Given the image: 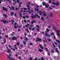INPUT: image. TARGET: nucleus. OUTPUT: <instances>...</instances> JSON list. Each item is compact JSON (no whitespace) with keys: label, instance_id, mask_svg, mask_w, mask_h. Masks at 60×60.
Here are the masks:
<instances>
[{"label":"nucleus","instance_id":"9","mask_svg":"<svg viewBox=\"0 0 60 60\" xmlns=\"http://www.w3.org/2000/svg\"><path fill=\"white\" fill-rule=\"evenodd\" d=\"M29 4H30V3L28 2L27 5V7H29V8L30 7V6L29 5Z\"/></svg>","mask_w":60,"mask_h":60},{"label":"nucleus","instance_id":"57","mask_svg":"<svg viewBox=\"0 0 60 60\" xmlns=\"http://www.w3.org/2000/svg\"><path fill=\"white\" fill-rule=\"evenodd\" d=\"M7 1H8V2H11V1H10L9 0H7Z\"/></svg>","mask_w":60,"mask_h":60},{"label":"nucleus","instance_id":"60","mask_svg":"<svg viewBox=\"0 0 60 60\" xmlns=\"http://www.w3.org/2000/svg\"><path fill=\"white\" fill-rule=\"evenodd\" d=\"M19 28H21V26H19Z\"/></svg>","mask_w":60,"mask_h":60},{"label":"nucleus","instance_id":"17","mask_svg":"<svg viewBox=\"0 0 60 60\" xmlns=\"http://www.w3.org/2000/svg\"><path fill=\"white\" fill-rule=\"evenodd\" d=\"M21 2H20L19 4V7H21Z\"/></svg>","mask_w":60,"mask_h":60},{"label":"nucleus","instance_id":"44","mask_svg":"<svg viewBox=\"0 0 60 60\" xmlns=\"http://www.w3.org/2000/svg\"><path fill=\"white\" fill-rule=\"evenodd\" d=\"M17 45H19V42H17Z\"/></svg>","mask_w":60,"mask_h":60},{"label":"nucleus","instance_id":"10","mask_svg":"<svg viewBox=\"0 0 60 60\" xmlns=\"http://www.w3.org/2000/svg\"><path fill=\"white\" fill-rule=\"evenodd\" d=\"M3 9L4 11H7V8H4V7L3 8Z\"/></svg>","mask_w":60,"mask_h":60},{"label":"nucleus","instance_id":"31","mask_svg":"<svg viewBox=\"0 0 60 60\" xmlns=\"http://www.w3.org/2000/svg\"><path fill=\"white\" fill-rule=\"evenodd\" d=\"M3 22L4 23V24H5V23H6V21H5L4 20H3Z\"/></svg>","mask_w":60,"mask_h":60},{"label":"nucleus","instance_id":"24","mask_svg":"<svg viewBox=\"0 0 60 60\" xmlns=\"http://www.w3.org/2000/svg\"><path fill=\"white\" fill-rule=\"evenodd\" d=\"M13 14V12H11V16H12Z\"/></svg>","mask_w":60,"mask_h":60},{"label":"nucleus","instance_id":"15","mask_svg":"<svg viewBox=\"0 0 60 60\" xmlns=\"http://www.w3.org/2000/svg\"><path fill=\"white\" fill-rule=\"evenodd\" d=\"M38 51H39V52H42V51H43L42 50L40 49H38Z\"/></svg>","mask_w":60,"mask_h":60},{"label":"nucleus","instance_id":"51","mask_svg":"<svg viewBox=\"0 0 60 60\" xmlns=\"http://www.w3.org/2000/svg\"><path fill=\"white\" fill-rule=\"evenodd\" d=\"M6 38H8V35H6V37H5Z\"/></svg>","mask_w":60,"mask_h":60},{"label":"nucleus","instance_id":"34","mask_svg":"<svg viewBox=\"0 0 60 60\" xmlns=\"http://www.w3.org/2000/svg\"><path fill=\"white\" fill-rule=\"evenodd\" d=\"M39 14L40 15H41V11H39Z\"/></svg>","mask_w":60,"mask_h":60},{"label":"nucleus","instance_id":"5","mask_svg":"<svg viewBox=\"0 0 60 60\" xmlns=\"http://www.w3.org/2000/svg\"><path fill=\"white\" fill-rule=\"evenodd\" d=\"M37 41H41V39H40L38 38H37Z\"/></svg>","mask_w":60,"mask_h":60},{"label":"nucleus","instance_id":"40","mask_svg":"<svg viewBox=\"0 0 60 60\" xmlns=\"http://www.w3.org/2000/svg\"><path fill=\"white\" fill-rule=\"evenodd\" d=\"M19 15H20V17H21L22 16V14H21V13H20V14Z\"/></svg>","mask_w":60,"mask_h":60},{"label":"nucleus","instance_id":"19","mask_svg":"<svg viewBox=\"0 0 60 60\" xmlns=\"http://www.w3.org/2000/svg\"><path fill=\"white\" fill-rule=\"evenodd\" d=\"M50 16L51 17H52V13H50Z\"/></svg>","mask_w":60,"mask_h":60},{"label":"nucleus","instance_id":"45","mask_svg":"<svg viewBox=\"0 0 60 60\" xmlns=\"http://www.w3.org/2000/svg\"><path fill=\"white\" fill-rule=\"evenodd\" d=\"M46 30L47 32H49V30L48 28L46 29Z\"/></svg>","mask_w":60,"mask_h":60},{"label":"nucleus","instance_id":"22","mask_svg":"<svg viewBox=\"0 0 60 60\" xmlns=\"http://www.w3.org/2000/svg\"><path fill=\"white\" fill-rule=\"evenodd\" d=\"M47 39L48 40L49 42H50L51 41V40L49 39V38H47Z\"/></svg>","mask_w":60,"mask_h":60},{"label":"nucleus","instance_id":"14","mask_svg":"<svg viewBox=\"0 0 60 60\" xmlns=\"http://www.w3.org/2000/svg\"><path fill=\"white\" fill-rule=\"evenodd\" d=\"M30 26V24H27V25H26V27L27 28H28V27L27 26Z\"/></svg>","mask_w":60,"mask_h":60},{"label":"nucleus","instance_id":"49","mask_svg":"<svg viewBox=\"0 0 60 60\" xmlns=\"http://www.w3.org/2000/svg\"><path fill=\"white\" fill-rule=\"evenodd\" d=\"M45 36H48V34L46 33H45Z\"/></svg>","mask_w":60,"mask_h":60},{"label":"nucleus","instance_id":"21","mask_svg":"<svg viewBox=\"0 0 60 60\" xmlns=\"http://www.w3.org/2000/svg\"><path fill=\"white\" fill-rule=\"evenodd\" d=\"M10 9L11 10H14V7L12 6L11 8H10Z\"/></svg>","mask_w":60,"mask_h":60},{"label":"nucleus","instance_id":"7","mask_svg":"<svg viewBox=\"0 0 60 60\" xmlns=\"http://www.w3.org/2000/svg\"><path fill=\"white\" fill-rule=\"evenodd\" d=\"M55 49H56V52H57V53H58V54H59V52H58V49H57V48H56Z\"/></svg>","mask_w":60,"mask_h":60},{"label":"nucleus","instance_id":"38","mask_svg":"<svg viewBox=\"0 0 60 60\" xmlns=\"http://www.w3.org/2000/svg\"><path fill=\"white\" fill-rule=\"evenodd\" d=\"M23 44H26V42H25V41H24L23 42Z\"/></svg>","mask_w":60,"mask_h":60},{"label":"nucleus","instance_id":"42","mask_svg":"<svg viewBox=\"0 0 60 60\" xmlns=\"http://www.w3.org/2000/svg\"><path fill=\"white\" fill-rule=\"evenodd\" d=\"M34 22H35V21H32L31 22V23L33 24L34 23Z\"/></svg>","mask_w":60,"mask_h":60},{"label":"nucleus","instance_id":"11","mask_svg":"<svg viewBox=\"0 0 60 60\" xmlns=\"http://www.w3.org/2000/svg\"><path fill=\"white\" fill-rule=\"evenodd\" d=\"M19 0H18L17 1H15V3H14L13 4V5H15V4H16V2H17L18 3H19Z\"/></svg>","mask_w":60,"mask_h":60},{"label":"nucleus","instance_id":"53","mask_svg":"<svg viewBox=\"0 0 60 60\" xmlns=\"http://www.w3.org/2000/svg\"><path fill=\"white\" fill-rule=\"evenodd\" d=\"M49 3H51V0H50L49 1Z\"/></svg>","mask_w":60,"mask_h":60},{"label":"nucleus","instance_id":"63","mask_svg":"<svg viewBox=\"0 0 60 60\" xmlns=\"http://www.w3.org/2000/svg\"><path fill=\"white\" fill-rule=\"evenodd\" d=\"M15 56L17 57L18 56V55H17V54H16L15 55Z\"/></svg>","mask_w":60,"mask_h":60},{"label":"nucleus","instance_id":"13","mask_svg":"<svg viewBox=\"0 0 60 60\" xmlns=\"http://www.w3.org/2000/svg\"><path fill=\"white\" fill-rule=\"evenodd\" d=\"M3 15L4 18H5L7 17V15H5V14H3Z\"/></svg>","mask_w":60,"mask_h":60},{"label":"nucleus","instance_id":"64","mask_svg":"<svg viewBox=\"0 0 60 60\" xmlns=\"http://www.w3.org/2000/svg\"><path fill=\"white\" fill-rule=\"evenodd\" d=\"M37 58H35L34 59V60H37Z\"/></svg>","mask_w":60,"mask_h":60},{"label":"nucleus","instance_id":"32","mask_svg":"<svg viewBox=\"0 0 60 60\" xmlns=\"http://www.w3.org/2000/svg\"><path fill=\"white\" fill-rule=\"evenodd\" d=\"M30 60H33V59L32 57H30L29 58Z\"/></svg>","mask_w":60,"mask_h":60},{"label":"nucleus","instance_id":"46","mask_svg":"<svg viewBox=\"0 0 60 60\" xmlns=\"http://www.w3.org/2000/svg\"><path fill=\"white\" fill-rule=\"evenodd\" d=\"M32 31H34V28H33L32 29Z\"/></svg>","mask_w":60,"mask_h":60},{"label":"nucleus","instance_id":"4","mask_svg":"<svg viewBox=\"0 0 60 60\" xmlns=\"http://www.w3.org/2000/svg\"><path fill=\"white\" fill-rule=\"evenodd\" d=\"M16 39L17 38L15 37H12V40H16Z\"/></svg>","mask_w":60,"mask_h":60},{"label":"nucleus","instance_id":"55","mask_svg":"<svg viewBox=\"0 0 60 60\" xmlns=\"http://www.w3.org/2000/svg\"><path fill=\"white\" fill-rule=\"evenodd\" d=\"M48 28H49V29L50 28V25H49L48 26Z\"/></svg>","mask_w":60,"mask_h":60},{"label":"nucleus","instance_id":"25","mask_svg":"<svg viewBox=\"0 0 60 60\" xmlns=\"http://www.w3.org/2000/svg\"><path fill=\"white\" fill-rule=\"evenodd\" d=\"M6 43V41H5V40L4 41V43L2 42V44H4V43Z\"/></svg>","mask_w":60,"mask_h":60},{"label":"nucleus","instance_id":"26","mask_svg":"<svg viewBox=\"0 0 60 60\" xmlns=\"http://www.w3.org/2000/svg\"><path fill=\"white\" fill-rule=\"evenodd\" d=\"M43 5H45L46 3H45V2L43 3Z\"/></svg>","mask_w":60,"mask_h":60},{"label":"nucleus","instance_id":"6","mask_svg":"<svg viewBox=\"0 0 60 60\" xmlns=\"http://www.w3.org/2000/svg\"><path fill=\"white\" fill-rule=\"evenodd\" d=\"M39 46L42 49H43V47H42V45L41 44H40L39 45Z\"/></svg>","mask_w":60,"mask_h":60},{"label":"nucleus","instance_id":"35","mask_svg":"<svg viewBox=\"0 0 60 60\" xmlns=\"http://www.w3.org/2000/svg\"><path fill=\"white\" fill-rule=\"evenodd\" d=\"M26 18H29V16L27 15H26Z\"/></svg>","mask_w":60,"mask_h":60},{"label":"nucleus","instance_id":"2","mask_svg":"<svg viewBox=\"0 0 60 60\" xmlns=\"http://www.w3.org/2000/svg\"><path fill=\"white\" fill-rule=\"evenodd\" d=\"M32 15V16H31V18L32 19H33V18H36V17L38 16V15L37 14L36 15H34L33 16V15Z\"/></svg>","mask_w":60,"mask_h":60},{"label":"nucleus","instance_id":"28","mask_svg":"<svg viewBox=\"0 0 60 60\" xmlns=\"http://www.w3.org/2000/svg\"><path fill=\"white\" fill-rule=\"evenodd\" d=\"M25 41H27V40H28V39L27 38H25Z\"/></svg>","mask_w":60,"mask_h":60},{"label":"nucleus","instance_id":"54","mask_svg":"<svg viewBox=\"0 0 60 60\" xmlns=\"http://www.w3.org/2000/svg\"><path fill=\"white\" fill-rule=\"evenodd\" d=\"M37 31L38 32H39V28H38L37 29Z\"/></svg>","mask_w":60,"mask_h":60},{"label":"nucleus","instance_id":"27","mask_svg":"<svg viewBox=\"0 0 60 60\" xmlns=\"http://www.w3.org/2000/svg\"><path fill=\"white\" fill-rule=\"evenodd\" d=\"M51 35H54V33H51Z\"/></svg>","mask_w":60,"mask_h":60},{"label":"nucleus","instance_id":"33","mask_svg":"<svg viewBox=\"0 0 60 60\" xmlns=\"http://www.w3.org/2000/svg\"><path fill=\"white\" fill-rule=\"evenodd\" d=\"M12 24H13V23H14V20H13V19H12Z\"/></svg>","mask_w":60,"mask_h":60},{"label":"nucleus","instance_id":"39","mask_svg":"<svg viewBox=\"0 0 60 60\" xmlns=\"http://www.w3.org/2000/svg\"><path fill=\"white\" fill-rule=\"evenodd\" d=\"M59 4V2H57V3L56 4V5H58Z\"/></svg>","mask_w":60,"mask_h":60},{"label":"nucleus","instance_id":"29","mask_svg":"<svg viewBox=\"0 0 60 60\" xmlns=\"http://www.w3.org/2000/svg\"><path fill=\"white\" fill-rule=\"evenodd\" d=\"M56 41L58 43H59L60 41L59 40H56Z\"/></svg>","mask_w":60,"mask_h":60},{"label":"nucleus","instance_id":"50","mask_svg":"<svg viewBox=\"0 0 60 60\" xmlns=\"http://www.w3.org/2000/svg\"><path fill=\"white\" fill-rule=\"evenodd\" d=\"M30 45H33V44L32 43H30Z\"/></svg>","mask_w":60,"mask_h":60},{"label":"nucleus","instance_id":"23","mask_svg":"<svg viewBox=\"0 0 60 60\" xmlns=\"http://www.w3.org/2000/svg\"><path fill=\"white\" fill-rule=\"evenodd\" d=\"M21 9H23L24 10H26L27 9V8H21Z\"/></svg>","mask_w":60,"mask_h":60},{"label":"nucleus","instance_id":"56","mask_svg":"<svg viewBox=\"0 0 60 60\" xmlns=\"http://www.w3.org/2000/svg\"><path fill=\"white\" fill-rule=\"evenodd\" d=\"M52 53H54V51L53 50H52V51H51Z\"/></svg>","mask_w":60,"mask_h":60},{"label":"nucleus","instance_id":"61","mask_svg":"<svg viewBox=\"0 0 60 60\" xmlns=\"http://www.w3.org/2000/svg\"><path fill=\"white\" fill-rule=\"evenodd\" d=\"M53 38H54V39L56 38V37L55 36H53Z\"/></svg>","mask_w":60,"mask_h":60},{"label":"nucleus","instance_id":"48","mask_svg":"<svg viewBox=\"0 0 60 60\" xmlns=\"http://www.w3.org/2000/svg\"><path fill=\"white\" fill-rule=\"evenodd\" d=\"M41 60H44V58L43 57H42L41 58Z\"/></svg>","mask_w":60,"mask_h":60},{"label":"nucleus","instance_id":"43","mask_svg":"<svg viewBox=\"0 0 60 60\" xmlns=\"http://www.w3.org/2000/svg\"><path fill=\"white\" fill-rule=\"evenodd\" d=\"M14 25H17V22H15L14 23Z\"/></svg>","mask_w":60,"mask_h":60},{"label":"nucleus","instance_id":"37","mask_svg":"<svg viewBox=\"0 0 60 60\" xmlns=\"http://www.w3.org/2000/svg\"><path fill=\"white\" fill-rule=\"evenodd\" d=\"M52 4H54V5L56 4V3H55L54 2H52Z\"/></svg>","mask_w":60,"mask_h":60},{"label":"nucleus","instance_id":"47","mask_svg":"<svg viewBox=\"0 0 60 60\" xmlns=\"http://www.w3.org/2000/svg\"><path fill=\"white\" fill-rule=\"evenodd\" d=\"M55 45H57V43L56 42H55Z\"/></svg>","mask_w":60,"mask_h":60},{"label":"nucleus","instance_id":"18","mask_svg":"<svg viewBox=\"0 0 60 60\" xmlns=\"http://www.w3.org/2000/svg\"><path fill=\"white\" fill-rule=\"evenodd\" d=\"M46 41H47V40H46V38H45L43 41V42H46Z\"/></svg>","mask_w":60,"mask_h":60},{"label":"nucleus","instance_id":"1","mask_svg":"<svg viewBox=\"0 0 60 60\" xmlns=\"http://www.w3.org/2000/svg\"><path fill=\"white\" fill-rule=\"evenodd\" d=\"M57 32V35L59 37V34H60V30H58L56 31Z\"/></svg>","mask_w":60,"mask_h":60},{"label":"nucleus","instance_id":"20","mask_svg":"<svg viewBox=\"0 0 60 60\" xmlns=\"http://www.w3.org/2000/svg\"><path fill=\"white\" fill-rule=\"evenodd\" d=\"M7 59H10V56H8L7 57Z\"/></svg>","mask_w":60,"mask_h":60},{"label":"nucleus","instance_id":"52","mask_svg":"<svg viewBox=\"0 0 60 60\" xmlns=\"http://www.w3.org/2000/svg\"><path fill=\"white\" fill-rule=\"evenodd\" d=\"M14 28H17V27H16V26H15V25L14 26Z\"/></svg>","mask_w":60,"mask_h":60},{"label":"nucleus","instance_id":"16","mask_svg":"<svg viewBox=\"0 0 60 60\" xmlns=\"http://www.w3.org/2000/svg\"><path fill=\"white\" fill-rule=\"evenodd\" d=\"M49 4H47L45 6L46 8H48V7H49Z\"/></svg>","mask_w":60,"mask_h":60},{"label":"nucleus","instance_id":"3","mask_svg":"<svg viewBox=\"0 0 60 60\" xmlns=\"http://www.w3.org/2000/svg\"><path fill=\"white\" fill-rule=\"evenodd\" d=\"M43 16H46V15H47V14H46V13H45V11H43Z\"/></svg>","mask_w":60,"mask_h":60},{"label":"nucleus","instance_id":"58","mask_svg":"<svg viewBox=\"0 0 60 60\" xmlns=\"http://www.w3.org/2000/svg\"><path fill=\"white\" fill-rule=\"evenodd\" d=\"M18 58H19V59H21V58L20 57V56L18 57Z\"/></svg>","mask_w":60,"mask_h":60},{"label":"nucleus","instance_id":"41","mask_svg":"<svg viewBox=\"0 0 60 60\" xmlns=\"http://www.w3.org/2000/svg\"><path fill=\"white\" fill-rule=\"evenodd\" d=\"M11 60H15V59H14L12 58H11Z\"/></svg>","mask_w":60,"mask_h":60},{"label":"nucleus","instance_id":"8","mask_svg":"<svg viewBox=\"0 0 60 60\" xmlns=\"http://www.w3.org/2000/svg\"><path fill=\"white\" fill-rule=\"evenodd\" d=\"M6 51H7V53H9L10 52V50L9 49H7L6 50Z\"/></svg>","mask_w":60,"mask_h":60},{"label":"nucleus","instance_id":"30","mask_svg":"<svg viewBox=\"0 0 60 60\" xmlns=\"http://www.w3.org/2000/svg\"><path fill=\"white\" fill-rule=\"evenodd\" d=\"M41 20H44V18L43 17H42L41 18Z\"/></svg>","mask_w":60,"mask_h":60},{"label":"nucleus","instance_id":"12","mask_svg":"<svg viewBox=\"0 0 60 60\" xmlns=\"http://www.w3.org/2000/svg\"><path fill=\"white\" fill-rule=\"evenodd\" d=\"M35 11H39V9L38 8H35Z\"/></svg>","mask_w":60,"mask_h":60},{"label":"nucleus","instance_id":"59","mask_svg":"<svg viewBox=\"0 0 60 60\" xmlns=\"http://www.w3.org/2000/svg\"><path fill=\"white\" fill-rule=\"evenodd\" d=\"M23 19H25V17L24 16L23 17Z\"/></svg>","mask_w":60,"mask_h":60},{"label":"nucleus","instance_id":"36","mask_svg":"<svg viewBox=\"0 0 60 60\" xmlns=\"http://www.w3.org/2000/svg\"><path fill=\"white\" fill-rule=\"evenodd\" d=\"M25 30H26V31H27V32H28V33L29 32V31H28V29H27L26 28Z\"/></svg>","mask_w":60,"mask_h":60},{"label":"nucleus","instance_id":"62","mask_svg":"<svg viewBox=\"0 0 60 60\" xmlns=\"http://www.w3.org/2000/svg\"><path fill=\"white\" fill-rule=\"evenodd\" d=\"M14 15L16 17V16H17L16 14H15Z\"/></svg>","mask_w":60,"mask_h":60}]
</instances>
